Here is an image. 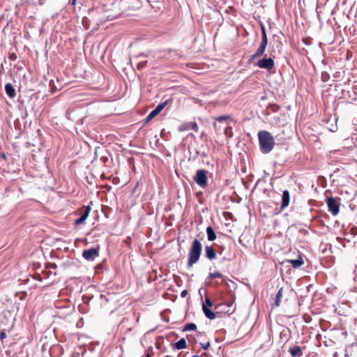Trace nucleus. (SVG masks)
I'll use <instances>...</instances> for the list:
<instances>
[{"mask_svg":"<svg viewBox=\"0 0 357 357\" xmlns=\"http://www.w3.org/2000/svg\"><path fill=\"white\" fill-rule=\"evenodd\" d=\"M202 249V246L200 241L198 239L194 240L189 251L188 266L190 267L199 261Z\"/></svg>","mask_w":357,"mask_h":357,"instance_id":"nucleus-2","label":"nucleus"},{"mask_svg":"<svg viewBox=\"0 0 357 357\" xmlns=\"http://www.w3.org/2000/svg\"><path fill=\"white\" fill-rule=\"evenodd\" d=\"M205 251H206V257L208 258L209 260H213L215 259L216 257V252L215 250L209 245H206L205 247Z\"/></svg>","mask_w":357,"mask_h":357,"instance_id":"nucleus-12","label":"nucleus"},{"mask_svg":"<svg viewBox=\"0 0 357 357\" xmlns=\"http://www.w3.org/2000/svg\"><path fill=\"white\" fill-rule=\"evenodd\" d=\"M321 78L322 82H326L330 79V75L327 72L324 71L321 73Z\"/></svg>","mask_w":357,"mask_h":357,"instance_id":"nucleus-24","label":"nucleus"},{"mask_svg":"<svg viewBox=\"0 0 357 357\" xmlns=\"http://www.w3.org/2000/svg\"><path fill=\"white\" fill-rule=\"evenodd\" d=\"M200 346L203 349H208L210 347V342H207L206 343H200Z\"/></svg>","mask_w":357,"mask_h":357,"instance_id":"nucleus-30","label":"nucleus"},{"mask_svg":"<svg viewBox=\"0 0 357 357\" xmlns=\"http://www.w3.org/2000/svg\"><path fill=\"white\" fill-rule=\"evenodd\" d=\"M173 100L172 98L167 99L165 101L158 104V107L162 111L166 106L172 105Z\"/></svg>","mask_w":357,"mask_h":357,"instance_id":"nucleus-21","label":"nucleus"},{"mask_svg":"<svg viewBox=\"0 0 357 357\" xmlns=\"http://www.w3.org/2000/svg\"><path fill=\"white\" fill-rule=\"evenodd\" d=\"M164 357H169V356H164Z\"/></svg>","mask_w":357,"mask_h":357,"instance_id":"nucleus-45","label":"nucleus"},{"mask_svg":"<svg viewBox=\"0 0 357 357\" xmlns=\"http://www.w3.org/2000/svg\"><path fill=\"white\" fill-rule=\"evenodd\" d=\"M147 61L140 62L137 64V68L138 70H142L146 65Z\"/></svg>","mask_w":357,"mask_h":357,"instance_id":"nucleus-28","label":"nucleus"},{"mask_svg":"<svg viewBox=\"0 0 357 357\" xmlns=\"http://www.w3.org/2000/svg\"><path fill=\"white\" fill-rule=\"evenodd\" d=\"M213 305V303L210 298H206L204 303L202 304V310L204 315L209 319L213 320L216 317L215 313L212 312L208 307H211Z\"/></svg>","mask_w":357,"mask_h":357,"instance_id":"nucleus-5","label":"nucleus"},{"mask_svg":"<svg viewBox=\"0 0 357 357\" xmlns=\"http://www.w3.org/2000/svg\"><path fill=\"white\" fill-rule=\"evenodd\" d=\"M15 57H16V55H15V54H13V55H12V56H10V59H14V58H15Z\"/></svg>","mask_w":357,"mask_h":357,"instance_id":"nucleus-40","label":"nucleus"},{"mask_svg":"<svg viewBox=\"0 0 357 357\" xmlns=\"http://www.w3.org/2000/svg\"><path fill=\"white\" fill-rule=\"evenodd\" d=\"M226 260H230L229 259H227V257H223L222 259H221V262H224Z\"/></svg>","mask_w":357,"mask_h":357,"instance_id":"nucleus-37","label":"nucleus"},{"mask_svg":"<svg viewBox=\"0 0 357 357\" xmlns=\"http://www.w3.org/2000/svg\"><path fill=\"white\" fill-rule=\"evenodd\" d=\"M194 181L200 187H206L208 181L206 171L204 169H198L194 176Z\"/></svg>","mask_w":357,"mask_h":357,"instance_id":"nucleus-4","label":"nucleus"},{"mask_svg":"<svg viewBox=\"0 0 357 357\" xmlns=\"http://www.w3.org/2000/svg\"><path fill=\"white\" fill-rule=\"evenodd\" d=\"M160 112L161 110L159 109V107L156 106V107L153 110H152L146 116L145 119L146 122H149V121H151L152 119L156 116Z\"/></svg>","mask_w":357,"mask_h":357,"instance_id":"nucleus-17","label":"nucleus"},{"mask_svg":"<svg viewBox=\"0 0 357 357\" xmlns=\"http://www.w3.org/2000/svg\"><path fill=\"white\" fill-rule=\"evenodd\" d=\"M290 202V195L289 192L287 190H285L282 192V204H281V209H284L287 206H289Z\"/></svg>","mask_w":357,"mask_h":357,"instance_id":"nucleus-9","label":"nucleus"},{"mask_svg":"<svg viewBox=\"0 0 357 357\" xmlns=\"http://www.w3.org/2000/svg\"><path fill=\"white\" fill-rule=\"evenodd\" d=\"M268 44V38L266 35V29L264 25H261V42L260 45L266 47Z\"/></svg>","mask_w":357,"mask_h":357,"instance_id":"nucleus-15","label":"nucleus"},{"mask_svg":"<svg viewBox=\"0 0 357 357\" xmlns=\"http://www.w3.org/2000/svg\"><path fill=\"white\" fill-rule=\"evenodd\" d=\"M0 157L2 158L3 159L6 160V155L4 153H1L0 154Z\"/></svg>","mask_w":357,"mask_h":357,"instance_id":"nucleus-36","label":"nucleus"},{"mask_svg":"<svg viewBox=\"0 0 357 357\" xmlns=\"http://www.w3.org/2000/svg\"><path fill=\"white\" fill-rule=\"evenodd\" d=\"M206 231L207 238H208V241H213L215 240L216 234L211 227H208L206 228Z\"/></svg>","mask_w":357,"mask_h":357,"instance_id":"nucleus-16","label":"nucleus"},{"mask_svg":"<svg viewBox=\"0 0 357 357\" xmlns=\"http://www.w3.org/2000/svg\"><path fill=\"white\" fill-rule=\"evenodd\" d=\"M266 47H263L262 45H259V47L257 48V50H256V52H255L254 54H252L251 56V57L249 59V62H252L254 59L258 58V57H260L261 56L265 51H266Z\"/></svg>","mask_w":357,"mask_h":357,"instance_id":"nucleus-11","label":"nucleus"},{"mask_svg":"<svg viewBox=\"0 0 357 357\" xmlns=\"http://www.w3.org/2000/svg\"><path fill=\"white\" fill-rule=\"evenodd\" d=\"M232 305V303L228 305V307H231Z\"/></svg>","mask_w":357,"mask_h":357,"instance_id":"nucleus-44","label":"nucleus"},{"mask_svg":"<svg viewBox=\"0 0 357 357\" xmlns=\"http://www.w3.org/2000/svg\"><path fill=\"white\" fill-rule=\"evenodd\" d=\"M192 357H200V356L198 355H194V356H192Z\"/></svg>","mask_w":357,"mask_h":357,"instance_id":"nucleus-42","label":"nucleus"},{"mask_svg":"<svg viewBox=\"0 0 357 357\" xmlns=\"http://www.w3.org/2000/svg\"><path fill=\"white\" fill-rule=\"evenodd\" d=\"M283 296V288L281 287L278 291L275 296V305L276 307L280 306L281 303V299Z\"/></svg>","mask_w":357,"mask_h":357,"instance_id":"nucleus-18","label":"nucleus"},{"mask_svg":"<svg viewBox=\"0 0 357 357\" xmlns=\"http://www.w3.org/2000/svg\"><path fill=\"white\" fill-rule=\"evenodd\" d=\"M173 100L172 98L167 99L165 101L158 104V107L162 111L166 106L172 105Z\"/></svg>","mask_w":357,"mask_h":357,"instance_id":"nucleus-20","label":"nucleus"},{"mask_svg":"<svg viewBox=\"0 0 357 357\" xmlns=\"http://www.w3.org/2000/svg\"><path fill=\"white\" fill-rule=\"evenodd\" d=\"M271 107H272L273 111L274 112H278V111L279 110V109H280L279 106H278V105H271Z\"/></svg>","mask_w":357,"mask_h":357,"instance_id":"nucleus-31","label":"nucleus"},{"mask_svg":"<svg viewBox=\"0 0 357 357\" xmlns=\"http://www.w3.org/2000/svg\"><path fill=\"white\" fill-rule=\"evenodd\" d=\"M215 278H223L224 276L220 272L215 271V273H210L207 277V279H213Z\"/></svg>","mask_w":357,"mask_h":357,"instance_id":"nucleus-22","label":"nucleus"},{"mask_svg":"<svg viewBox=\"0 0 357 357\" xmlns=\"http://www.w3.org/2000/svg\"><path fill=\"white\" fill-rule=\"evenodd\" d=\"M186 341L184 338L180 339L174 344V348L176 349H182L186 347Z\"/></svg>","mask_w":357,"mask_h":357,"instance_id":"nucleus-19","label":"nucleus"},{"mask_svg":"<svg viewBox=\"0 0 357 357\" xmlns=\"http://www.w3.org/2000/svg\"><path fill=\"white\" fill-rule=\"evenodd\" d=\"M5 91L7 96L10 98H13L16 95L15 89L10 83H7L6 84Z\"/></svg>","mask_w":357,"mask_h":357,"instance_id":"nucleus-13","label":"nucleus"},{"mask_svg":"<svg viewBox=\"0 0 357 357\" xmlns=\"http://www.w3.org/2000/svg\"><path fill=\"white\" fill-rule=\"evenodd\" d=\"M45 0H38V3H39L40 5H43V4H44V3H45Z\"/></svg>","mask_w":357,"mask_h":357,"instance_id":"nucleus-38","label":"nucleus"},{"mask_svg":"<svg viewBox=\"0 0 357 357\" xmlns=\"http://www.w3.org/2000/svg\"><path fill=\"white\" fill-rule=\"evenodd\" d=\"M231 130H232L231 128L228 126L225 128V135L226 137H232L233 133H232Z\"/></svg>","mask_w":357,"mask_h":357,"instance_id":"nucleus-25","label":"nucleus"},{"mask_svg":"<svg viewBox=\"0 0 357 357\" xmlns=\"http://www.w3.org/2000/svg\"><path fill=\"white\" fill-rule=\"evenodd\" d=\"M260 150L263 153H270L274 148L275 141L271 134L266 130L258 132Z\"/></svg>","mask_w":357,"mask_h":357,"instance_id":"nucleus-1","label":"nucleus"},{"mask_svg":"<svg viewBox=\"0 0 357 357\" xmlns=\"http://www.w3.org/2000/svg\"><path fill=\"white\" fill-rule=\"evenodd\" d=\"M213 126H214V128L217 130V123H216V122H215V123H213Z\"/></svg>","mask_w":357,"mask_h":357,"instance_id":"nucleus-41","label":"nucleus"},{"mask_svg":"<svg viewBox=\"0 0 357 357\" xmlns=\"http://www.w3.org/2000/svg\"><path fill=\"white\" fill-rule=\"evenodd\" d=\"M229 118V116L223 115V116H220L215 117V121L222 122L223 121L228 119Z\"/></svg>","mask_w":357,"mask_h":357,"instance_id":"nucleus-27","label":"nucleus"},{"mask_svg":"<svg viewBox=\"0 0 357 357\" xmlns=\"http://www.w3.org/2000/svg\"><path fill=\"white\" fill-rule=\"evenodd\" d=\"M289 352L292 357H302L303 354L300 346H294L289 349Z\"/></svg>","mask_w":357,"mask_h":357,"instance_id":"nucleus-10","label":"nucleus"},{"mask_svg":"<svg viewBox=\"0 0 357 357\" xmlns=\"http://www.w3.org/2000/svg\"><path fill=\"white\" fill-rule=\"evenodd\" d=\"M99 255V248H91L84 250L82 252V257L88 260L93 261Z\"/></svg>","mask_w":357,"mask_h":357,"instance_id":"nucleus-6","label":"nucleus"},{"mask_svg":"<svg viewBox=\"0 0 357 357\" xmlns=\"http://www.w3.org/2000/svg\"><path fill=\"white\" fill-rule=\"evenodd\" d=\"M6 337V333L4 331L0 333V340H3Z\"/></svg>","mask_w":357,"mask_h":357,"instance_id":"nucleus-32","label":"nucleus"},{"mask_svg":"<svg viewBox=\"0 0 357 357\" xmlns=\"http://www.w3.org/2000/svg\"><path fill=\"white\" fill-rule=\"evenodd\" d=\"M340 198L330 197L326 199L328 210L333 215H337L340 212Z\"/></svg>","mask_w":357,"mask_h":357,"instance_id":"nucleus-3","label":"nucleus"},{"mask_svg":"<svg viewBox=\"0 0 357 357\" xmlns=\"http://www.w3.org/2000/svg\"><path fill=\"white\" fill-rule=\"evenodd\" d=\"M76 1L77 0H69V3L73 5V6H75V3H76Z\"/></svg>","mask_w":357,"mask_h":357,"instance_id":"nucleus-35","label":"nucleus"},{"mask_svg":"<svg viewBox=\"0 0 357 357\" xmlns=\"http://www.w3.org/2000/svg\"><path fill=\"white\" fill-rule=\"evenodd\" d=\"M91 210V208L89 205L86 206L82 215L75 221V224L76 225L82 224L88 218Z\"/></svg>","mask_w":357,"mask_h":357,"instance_id":"nucleus-8","label":"nucleus"},{"mask_svg":"<svg viewBox=\"0 0 357 357\" xmlns=\"http://www.w3.org/2000/svg\"><path fill=\"white\" fill-rule=\"evenodd\" d=\"M337 129V125L333 126L331 128H329V130L331 132H335Z\"/></svg>","mask_w":357,"mask_h":357,"instance_id":"nucleus-34","label":"nucleus"},{"mask_svg":"<svg viewBox=\"0 0 357 357\" xmlns=\"http://www.w3.org/2000/svg\"><path fill=\"white\" fill-rule=\"evenodd\" d=\"M56 264H53L52 268H56Z\"/></svg>","mask_w":357,"mask_h":357,"instance_id":"nucleus-43","label":"nucleus"},{"mask_svg":"<svg viewBox=\"0 0 357 357\" xmlns=\"http://www.w3.org/2000/svg\"><path fill=\"white\" fill-rule=\"evenodd\" d=\"M189 125H190V127L191 130H195L196 131L198 130V126H197V124L196 123H195V122H190Z\"/></svg>","mask_w":357,"mask_h":357,"instance_id":"nucleus-29","label":"nucleus"},{"mask_svg":"<svg viewBox=\"0 0 357 357\" xmlns=\"http://www.w3.org/2000/svg\"><path fill=\"white\" fill-rule=\"evenodd\" d=\"M196 329H197V326L195 324L189 323L184 326L183 331H195Z\"/></svg>","mask_w":357,"mask_h":357,"instance_id":"nucleus-23","label":"nucleus"},{"mask_svg":"<svg viewBox=\"0 0 357 357\" xmlns=\"http://www.w3.org/2000/svg\"><path fill=\"white\" fill-rule=\"evenodd\" d=\"M287 261L290 263L294 268L301 267L304 263L301 255L298 256L297 259H290L287 260Z\"/></svg>","mask_w":357,"mask_h":357,"instance_id":"nucleus-14","label":"nucleus"},{"mask_svg":"<svg viewBox=\"0 0 357 357\" xmlns=\"http://www.w3.org/2000/svg\"><path fill=\"white\" fill-rule=\"evenodd\" d=\"M143 357H151V354L149 353H146Z\"/></svg>","mask_w":357,"mask_h":357,"instance_id":"nucleus-39","label":"nucleus"},{"mask_svg":"<svg viewBox=\"0 0 357 357\" xmlns=\"http://www.w3.org/2000/svg\"><path fill=\"white\" fill-rule=\"evenodd\" d=\"M257 66L260 68L270 70L274 67V61L272 58H264L257 61Z\"/></svg>","mask_w":357,"mask_h":357,"instance_id":"nucleus-7","label":"nucleus"},{"mask_svg":"<svg viewBox=\"0 0 357 357\" xmlns=\"http://www.w3.org/2000/svg\"><path fill=\"white\" fill-rule=\"evenodd\" d=\"M187 294H188V291H187V290H183V291H181V296L182 298H184V297H185V296L187 295Z\"/></svg>","mask_w":357,"mask_h":357,"instance_id":"nucleus-33","label":"nucleus"},{"mask_svg":"<svg viewBox=\"0 0 357 357\" xmlns=\"http://www.w3.org/2000/svg\"><path fill=\"white\" fill-rule=\"evenodd\" d=\"M178 130H179V131H185V130H191V129H190L189 123H185L182 124L178 128Z\"/></svg>","mask_w":357,"mask_h":357,"instance_id":"nucleus-26","label":"nucleus"}]
</instances>
